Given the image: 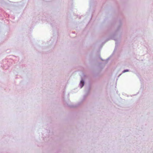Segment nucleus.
Here are the masks:
<instances>
[{"label":"nucleus","mask_w":153,"mask_h":153,"mask_svg":"<svg viewBox=\"0 0 153 153\" xmlns=\"http://www.w3.org/2000/svg\"><path fill=\"white\" fill-rule=\"evenodd\" d=\"M84 81L82 79L81 80L80 83L79 84L80 86V88H82L84 85Z\"/></svg>","instance_id":"nucleus-1"},{"label":"nucleus","mask_w":153,"mask_h":153,"mask_svg":"<svg viewBox=\"0 0 153 153\" xmlns=\"http://www.w3.org/2000/svg\"><path fill=\"white\" fill-rule=\"evenodd\" d=\"M129 70L128 69L122 71V73H124L126 72H128Z\"/></svg>","instance_id":"nucleus-2"}]
</instances>
